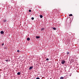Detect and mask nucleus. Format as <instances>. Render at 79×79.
I'll return each mask as SVG.
<instances>
[{
  "mask_svg": "<svg viewBox=\"0 0 79 79\" xmlns=\"http://www.w3.org/2000/svg\"><path fill=\"white\" fill-rule=\"evenodd\" d=\"M32 68H33V67L31 66L30 67L29 69H32Z\"/></svg>",
  "mask_w": 79,
  "mask_h": 79,
  "instance_id": "nucleus-3",
  "label": "nucleus"
},
{
  "mask_svg": "<svg viewBox=\"0 0 79 79\" xmlns=\"http://www.w3.org/2000/svg\"><path fill=\"white\" fill-rule=\"evenodd\" d=\"M17 74L18 75H20L21 74V72H18Z\"/></svg>",
  "mask_w": 79,
  "mask_h": 79,
  "instance_id": "nucleus-5",
  "label": "nucleus"
},
{
  "mask_svg": "<svg viewBox=\"0 0 79 79\" xmlns=\"http://www.w3.org/2000/svg\"><path fill=\"white\" fill-rule=\"evenodd\" d=\"M0 77H1V75H0Z\"/></svg>",
  "mask_w": 79,
  "mask_h": 79,
  "instance_id": "nucleus-21",
  "label": "nucleus"
},
{
  "mask_svg": "<svg viewBox=\"0 0 79 79\" xmlns=\"http://www.w3.org/2000/svg\"><path fill=\"white\" fill-rule=\"evenodd\" d=\"M17 52L19 53V50H17Z\"/></svg>",
  "mask_w": 79,
  "mask_h": 79,
  "instance_id": "nucleus-18",
  "label": "nucleus"
},
{
  "mask_svg": "<svg viewBox=\"0 0 79 79\" xmlns=\"http://www.w3.org/2000/svg\"><path fill=\"white\" fill-rule=\"evenodd\" d=\"M36 79H40V78H39V77H37L36 78Z\"/></svg>",
  "mask_w": 79,
  "mask_h": 79,
  "instance_id": "nucleus-16",
  "label": "nucleus"
},
{
  "mask_svg": "<svg viewBox=\"0 0 79 79\" xmlns=\"http://www.w3.org/2000/svg\"><path fill=\"white\" fill-rule=\"evenodd\" d=\"M29 12H31V10H29Z\"/></svg>",
  "mask_w": 79,
  "mask_h": 79,
  "instance_id": "nucleus-14",
  "label": "nucleus"
},
{
  "mask_svg": "<svg viewBox=\"0 0 79 79\" xmlns=\"http://www.w3.org/2000/svg\"><path fill=\"white\" fill-rule=\"evenodd\" d=\"M40 18H43V16H42V15H40Z\"/></svg>",
  "mask_w": 79,
  "mask_h": 79,
  "instance_id": "nucleus-4",
  "label": "nucleus"
},
{
  "mask_svg": "<svg viewBox=\"0 0 79 79\" xmlns=\"http://www.w3.org/2000/svg\"><path fill=\"white\" fill-rule=\"evenodd\" d=\"M4 22H6V20L5 19V20H4Z\"/></svg>",
  "mask_w": 79,
  "mask_h": 79,
  "instance_id": "nucleus-15",
  "label": "nucleus"
},
{
  "mask_svg": "<svg viewBox=\"0 0 79 79\" xmlns=\"http://www.w3.org/2000/svg\"><path fill=\"white\" fill-rule=\"evenodd\" d=\"M5 60L6 61H8V60Z\"/></svg>",
  "mask_w": 79,
  "mask_h": 79,
  "instance_id": "nucleus-20",
  "label": "nucleus"
},
{
  "mask_svg": "<svg viewBox=\"0 0 79 79\" xmlns=\"http://www.w3.org/2000/svg\"><path fill=\"white\" fill-rule=\"evenodd\" d=\"M67 55H68L69 54V52H67Z\"/></svg>",
  "mask_w": 79,
  "mask_h": 79,
  "instance_id": "nucleus-12",
  "label": "nucleus"
},
{
  "mask_svg": "<svg viewBox=\"0 0 79 79\" xmlns=\"http://www.w3.org/2000/svg\"><path fill=\"white\" fill-rule=\"evenodd\" d=\"M36 39H39V38H40V36H36Z\"/></svg>",
  "mask_w": 79,
  "mask_h": 79,
  "instance_id": "nucleus-6",
  "label": "nucleus"
},
{
  "mask_svg": "<svg viewBox=\"0 0 79 79\" xmlns=\"http://www.w3.org/2000/svg\"><path fill=\"white\" fill-rule=\"evenodd\" d=\"M2 46L3 45H4V44H3V43L2 44Z\"/></svg>",
  "mask_w": 79,
  "mask_h": 79,
  "instance_id": "nucleus-19",
  "label": "nucleus"
},
{
  "mask_svg": "<svg viewBox=\"0 0 79 79\" xmlns=\"http://www.w3.org/2000/svg\"><path fill=\"white\" fill-rule=\"evenodd\" d=\"M46 60H47V61H48V60H49V59H48V58H47Z\"/></svg>",
  "mask_w": 79,
  "mask_h": 79,
  "instance_id": "nucleus-13",
  "label": "nucleus"
},
{
  "mask_svg": "<svg viewBox=\"0 0 79 79\" xmlns=\"http://www.w3.org/2000/svg\"><path fill=\"white\" fill-rule=\"evenodd\" d=\"M53 28V29L54 30H56V28H55V27H53V28Z\"/></svg>",
  "mask_w": 79,
  "mask_h": 79,
  "instance_id": "nucleus-9",
  "label": "nucleus"
},
{
  "mask_svg": "<svg viewBox=\"0 0 79 79\" xmlns=\"http://www.w3.org/2000/svg\"><path fill=\"white\" fill-rule=\"evenodd\" d=\"M64 79V77H61L60 78V79Z\"/></svg>",
  "mask_w": 79,
  "mask_h": 79,
  "instance_id": "nucleus-8",
  "label": "nucleus"
},
{
  "mask_svg": "<svg viewBox=\"0 0 79 79\" xmlns=\"http://www.w3.org/2000/svg\"><path fill=\"white\" fill-rule=\"evenodd\" d=\"M1 34H3L4 33V32L3 31H1Z\"/></svg>",
  "mask_w": 79,
  "mask_h": 79,
  "instance_id": "nucleus-2",
  "label": "nucleus"
},
{
  "mask_svg": "<svg viewBox=\"0 0 79 79\" xmlns=\"http://www.w3.org/2000/svg\"><path fill=\"white\" fill-rule=\"evenodd\" d=\"M27 40H30V38H28L27 39Z\"/></svg>",
  "mask_w": 79,
  "mask_h": 79,
  "instance_id": "nucleus-7",
  "label": "nucleus"
},
{
  "mask_svg": "<svg viewBox=\"0 0 79 79\" xmlns=\"http://www.w3.org/2000/svg\"><path fill=\"white\" fill-rule=\"evenodd\" d=\"M31 19H32V20H34V17H32L31 18Z\"/></svg>",
  "mask_w": 79,
  "mask_h": 79,
  "instance_id": "nucleus-10",
  "label": "nucleus"
},
{
  "mask_svg": "<svg viewBox=\"0 0 79 79\" xmlns=\"http://www.w3.org/2000/svg\"><path fill=\"white\" fill-rule=\"evenodd\" d=\"M69 16H73V15L72 14H70L69 15Z\"/></svg>",
  "mask_w": 79,
  "mask_h": 79,
  "instance_id": "nucleus-11",
  "label": "nucleus"
},
{
  "mask_svg": "<svg viewBox=\"0 0 79 79\" xmlns=\"http://www.w3.org/2000/svg\"><path fill=\"white\" fill-rule=\"evenodd\" d=\"M66 62V61L64 60H62L61 62V63L62 64H64V63Z\"/></svg>",
  "mask_w": 79,
  "mask_h": 79,
  "instance_id": "nucleus-1",
  "label": "nucleus"
},
{
  "mask_svg": "<svg viewBox=\"0 0 79 79\" xmlns=\"http://www.w3.org/2000/svg\"><path fill=\"white\" fill-rule=\"evenodd\" d=\"M44 28H42L41 29L42 31H43V30H44Z\"/></svg>",
  "mask_w": 79,
  "mask_h": 79,
  "instance_id": "nucleus-17",
  "label": "nucleus"
}]
</instances>
